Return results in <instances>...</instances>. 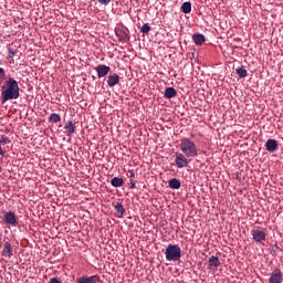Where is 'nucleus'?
<instances>
[{
  "label": "nucleus",
  "mask_w": 283,
  "mask_h": 283,
  "mask_svg": "<svg viewBox=\"0 0 283 283\" xmlns=\"http://www.w3.org/2000/svg\"><path fill=\"white\" fill-rule=\"evenodd\" d=\"M251 235L254 240V242H264L266 240V232L262 230H251Z\"/></svg>",
  "instance_id": "obj_6"
},
{
  "label": "nucleus",
  "mask_w": 283,
  "mask_h": 283,
  "mask_svg": "<svg viewBox=\"0 0 283 283\" xmlns=\"http://www.w3.org/2000/svg\"><path fill=\"white\" fill-rule=\"evenodd\" d=\"M239 78H247L248 76V71L247 69H244V66H239L237 70H235Z\"/></svg>",
  "instance_id": "obj_21"
},
{
  "label": "nucleus",
  "mask_w": 283,
  "mask_h": 283,
  "mask_svg": "<svg viewBox=\"0 0 283 283\" xmlns=\"http://www.w3.org/2000/svg\"><path fill=\"white\" fill-rule=\"evenodd\" d=\"M129 189H136V180L129 179Z\"/></svg>",
  "instance_id": "obj_28"
},
{
  "label": "nucleus",
  "mask_w": 283,
  "mask_h": 283,
  "mask_svg": "<svg viewBox=\"0 0 283 283\" xmlns=\"http://www.w3.org/2000/svg\"><path fill=\"white\" fill-rule=\"evenodd\" d=\"M136 178V172L134 170H129V180H134Z\"/></svg>",
  "instance_id": "obj_30"
},
{
  "label": "nucleus",
  "mask_w": 283,
  "mask_h": 283,
  "mask_svg": "<svg viewBox=\"0 0 283 283\" xmlns=\"http://www.w3.org/2000/svg\"><path fill=\"white\" fill-rule=\"evenodd\" d=\"M192 40H193V43H196V45H202V43H205L206 41L205 35L201 33H195L192 35Z\"/></svg>",
  "instance_id": "obj_17"
},
{
  "label": "nucleus",
  "mask_w": 283,
  "mask_h": 283,
  "mask_svg": "<svg viewBox=\"0 0 283 283\" xmlns=\"http://www.w3.org/2000/svg\"><path fill=\"white\" fill-rule=\"evenodd\" d=\"M95 70L97 72L98 78H103V76H107L109 74L112 69L105 64H101V65L96 66Z\"/></svg>",
  "instance_id": "obj_9"
},
{
  "label": "nucleus",
  "mask_w": 283,
  "mask_h": 283,
  "mask_svg": "<svg viewBox=\"0 0 283 283\" xmlns=\"http://www.w3.org/2000/svg\"><path fill=\"white\" fill-rule=\"evenodd\" d=\"M140 32H142L143 34H148L149 32H151V27H149L148 23H145V24H143V27H142V29H140Z\"/></svg>",
  "instance_id": "obj_26"
},
{
  "label": "nucleus",
  "mask_w": 283,
  "mask_h": 283,
  "mask_svg": "<svg viewBox=\"0 0 283 283\" xmlns=\"http://www.w3.org/2000/svg\"><path fill=\"white\" fill-rule=\"evenodd\" d=\"M6 83V70L0 66V87Z\"/></svg>",
  "instance_id": "obj_25"
},
{
  "label": "nucleus",
  "mask_w": 283,
  "mask_h": 283,
  "mask_svg": "<svg viewBox=\"0 0 283 283\" xmlns=\"http://www.w3.org/2000/svg\"><path fill=\"white\" fill-rule=\"evenodd\" d=\"M168 187L170 189H179L180 188V181L176 178H172L168 181Z\"/></svg>",
  "instance_id": "obj_22"
},
{
  "label": "nucleus",
  "mask_w": 283,
  "mask_h": 283,
  "mask_svg": "<svg viewBox=\"0 0 283 283\" xmlns=\"http://www.w3.org/2000/svg\"><path fill=\"white\" fill-rule=\"evenodd\" d=\"M114 209L117 218H123V216H125V208L123 207V203H117Z\"/></svg>",
  "instance_id": "obj_20"
},
{
  "label": "nucleus",
  "mask_w": 283,
  "mask_h": 283,
  "mask_svg": "<svg viewBox=\"0 0 283 283\" xmlns=\"http://www.w3.org/2000/svg\"><path fill=\"white\" fill-rule=\"evenodd\" d=\"M191 157H187L184 153H176L175 154V165L178 167V169H185V167H189V164L191 160H189Z\"/></svg>",
  "instance_id": "obj_4"
},
{
  "label": "nucleus",
  "mask_w": 283,
  "mask_h": 283,
  "mask_svg": "<svg viewBox=\"0 0 283 283\" xmlns=\"http://www.w3.org/2000/svg\"><path fill=\"white\" fill-rule=\"evenodd\" d=\"M1 171H3V168L0 166V174H1Z\"/></svg>",
  "instance_id": "obj_32"
},
{
  "label": "nucleus",
  "mask_w": 283,
  "mask_h": 283,
  "mask_svg": "<svg viewBox=\"0 0 283 283\" xmlns=\"http://www.w3.org/2000/svg\"><path fill=\"white\" fill-rule=\"evenodd\" d=\"M112 0H98V3H101V6H109Z\"/></svg>",
  "instance_id": "obj_29"
},
{
  "label": "nucleus",
  "mask_w": 283,
  "mask_h": 283,
  "mask_svg": "<svg viewBox=\"0 0 283 283\" xmlns=\"http://www.w3.org/2000/svg\"><path fill=\"white\" fill-rule=\"evenodd\" d=\"M179 149L187 158H196L198 156V146L189 137L180 139Z\"/></svg>",
  "instance_id": "obj_2"
},
{
  "label": "nucleus",
  "mask_w": 283,
  "mask_h": 283,
  "mask_svg": "<svg viewBox=\"0 0 283 283\" xmlns=\"http://www.w3.org/2000/svg\"><path fill=\"white\" fill-rule=\"evenodd\" d=\"M208 264H209V269L210 270H218V266H220V259H218V256H214V255H212V256H210L209 258V261H208Z\"/></svg>",
  "instance_id": "obj_12"
},
{
  "label": "nucleus",
  "mask_w": 283,
  "mask_h": 283,
  "mask_svg": "<svg viewBox=\"0 0 283 283\" xmlns=\"http://www.w3.org/2000/svg\"><path fill=\"white\" fill-rule=\"evenodd\" d=\"M181 12H184V14H189V12H191V2H184L181 4Z\"/></svg>",
  "instance_id": "obj_23"
},
{
  "label": "nucleus",
  "mask_w": 283,
  "mask_h": 283,
  "mask_svg": "<svg viewBox=\"0 0 283 283\" xmlns=\"http://www.w3.org/2000/svg\"><path fill=\"white\" fill-rule=\"evenodd\" d=\"M165 255L168 262H179L180 258H182V249L178 244H168Z\"/></svg>",
  "instance_id": "obj_3"
},
{
  "label": "nucleus",
  "mask_w": 283,
  "mask_h": 283,
  "mask_svg": "<svg viewBox=\"0 0 283 283\" xmlns=\"http://www.w3.org/2000/svg\"><path fill=\"white\" fill-rule=\"evenodd\" d=\"M282 271L280 269H275L271 274L269 279V283H282Z\"/></svg>",
  "instance_id": "obj_8"
},
{
  "label": "nucleus",
  "mask_w": 283,
  "mask_h": 283,
  "mask_svg": "<svg viewBox=\"0 0 283 283\" xmlns=\"http://www.w3.org/2000/svg\"><path fill=\"white\" fill-rule=\"evenodd\" d=\"M111 185L112 187H123V185H125V180H123L120 177H114L111 180Z\"/></svg>",
  "instance_id": "obj_19"
},
{
  "label": "nucleus",
  "mask_w": 283,
  "mask_h": 283,
  "mask_svg": "<svg viewBox=\"0 0 283 283\" xmlns=\"http://www.w3.org/2000/svg\"><path fill=\"white\" fill-rule=\"evenodd\" d=\"M3 221L4 224H10L11 227H17V224H19V220L17 219V214H14V212H6Z\"/></svg>",
  "instance_id": "obj_5"
},
{
  "label": "nucleus",
  "mask_w": 283,
  "mask_h": 283,
  "mask_svg": "<svg viewBox=\"0 0 283 283\" xmlns=\"http://www.w3.org/2000/svg\"><path fill=\"white\" fill-rule=\"evenodd\" d=\"M14 54H15L14 50L9 48L8 59H14Z\"/></svg>",
  "instance_id": "obj_27"
},
{
  "label": "nucleus",
  "mask_w": 283,
  "mask_h": 283,
  "mask_svg": "<svg viewBox=\"0 0 283 283\" xmlns=\"http://www.w3.org/2000/svg\"><path fill=\"white\" fill-rule=\"evenodd\" d=\"M64 134H66V136H73L74 132H76V125H74L73 120H67L64 125Z\"/></svg>",
  "instance_id": "obj_10"
},
{
  "label": "nucleus",
  "mask_w": 283,
  "mask_h": 283,
  "mask_svg": "<svg viewBox=\"0 0 283 283\" xmlns=\"http://www.w3.org/2000/svg\"><path fill=\"white\" fill-rule=\"evenodd\" d=\"M265 149H268L271 154H273V151H276L277 150V140L268 139L265 143Z\"/></svg>",
  "instance_id": "obj_13"
},
{
  "label": "nucleus",
  "mask_w": 283,
  "mask_h": 283,
  "mask_svg": "<svg viewBox=\"0 0 283 283\" xmlns=\"http://www.w3.org/2000/svg\"><path fill=\"white\" fill-rule=\"evenodd\" d=\"M50 123H61V115L52 113L49 117Z\"/></svg>",
  "instance_id": "obj_24"
},
{
  "label": "nucleus",
  "mask_w": 283,
  "mask_h": 283,
  "mask_svg": "<svg viewBox=\"0 0 283 283\" xmlns=\"http://www.w3.org/2000/svg\"><path fill=\"white\" fill-rule=\"evenodd\" d=\"M176 96H178V91H176V88L167 87L165 90V97L166 98H176Z\"/></svg>",
  "instance_id": "obj_16"
},
{
  "label": "nucleus",
  "mask_w": 283,
  "mask_h": 283,
  "mask_svg": "<svg viewBox=\"0 0 283 283\" xmlns=\"http://www.w3.org/2000/svg\"><path fill=\"white\" fill-rule=\"evenodd\" d=\"M21 88L19 87V82L13 77H9L0 86L1 101L2 103H8V101H17L21 96Z\"/></svg>",
  "instance_id": "obj_1"
},
{
  "label": "nucleus",
  "mask_w": 283,
  "mask_h": 283,
  "mask_svg": "<svg viewBox=\"0 0 283 283\" xmlns=\"http://www.w3.org/2000/svg\"><path fill=\"white\" fill-rule=\"evenodd\" d=\"M8 143H10V138L2 135L0 137V156H2V158L6 157V150H3V148H1V145H8Z\"/></svg>",
  "instance_id": "obj_18"
},
{
  "label": "nucleus",
  "mask_w": 283,
  "mask_h": 283,
  "mask_svg": "<svg viewBox=\"0 0 283 283\" xmlns=\"http://www.w3.org/2000/svg\"><path fill=\"white\" fill-rule=\"evenodd\" d=\"M2 255L3 258H12V243L11 242H6L3 250H2Z\"/></svg>",
  "instance_id": "obj_14"
},
{
  "label": "nucleus",
  "mask_w": 283,
  "mask_h": 283,
  "mask_svg": "<svg viewBox=\"0 0 283 283\" xmlns=\"http://www.w3.org/2000/svg\"><path fill=\"white\" fill-rule=\"evenodd\" d=\"M118 83H120V76L118 74H113L107 77L108 87H115Z\"/></svg>",
  "instance_id": "obj_11"
},
{
  "label": "nucleus",
  "mask_w": 283,
  "mask_h": 283,
  "mask_svg": "<svg viewBox=\"0 0 283 283\" xmlns=\"http://www.w3.org/2000/svg\"><path fill=\"white\" fill-rule=\"evenodd\" d=\"M77 283H99L101 282V276L98 275H92V276H81L78 279H76Z\"/></svg>",
  "instance_id": "obj_7"
},
{
  "label": "nucleus",
  "mask_w": 283,
  "mask_h": 283,
  "mask_svg": "<svg viewBox=\"0 0 283 283\" xmlns=\"http://www.w3.org/2000/svg\"><path fill=\"white\" fill-rule=\"evenodd\" d=\"M49 283H62V282L59 281V279H56V277H52V279H50Z\"/></svg>",
  "instance_id": "obj_31"
},
{
  "label": "nucleus",
  "mask_w": 283,
  "mask_h": 283,
  "mask_svg": "<svg viewBox=\"0 0 283 283\" xmlns=\"http://www.w3.org/2000/svg\"><path fill=\"white\" fill-rule=\"evenodd\" d=\"M115 34L119 39V41H123V42L129 39V35L127 34V32L123 29H115Z\"/></svg>",
  "instance_id": "obj_15"
}]
</instances>
